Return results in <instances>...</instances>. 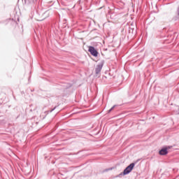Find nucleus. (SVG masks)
Segmentation results:
<instances>
[{"label": "nucleus", "instance_id": "nucleus-1", "mask_svg": "<svg viewBox=\"0 0 179 179\" xmlns=\"http://www.w3.org/2000/svg\"><path fill=\"white\" fill-rule=\"evenodd\" d=\"M50 17V13H48V11H45V13H42L38 14L36 16V20H38V22H43V20H45V19H47V17Z\"/></svg>", "mask_w": 179, "mask_h": 179}, {"label": "nucleus", "instance_id": "nucleus-2", "mask_svg": "<svg viewBox=\"0 0 179 179\" xmlns=\"http://www.w3.org/2000/svg\"><path fill=\"white\" fill-rule=\"evenodd\" d=\"M135 167V164L131 163L130 165H129L123 171L122 173H120V176H127V174H129L132 170H134V168Z\"/></svg>", "mask_w": 179, "mask_h": 179}, {"label": "nucleus", "instance_id": "nucleus-3", "mask_svg": "<svg viewBox=\"0 0 179 179\" xmlns=\"http://www.w3.org/2000/svg\"><path fill=\"white\" fill-rule=\"evenodd\" d=\"M88 51L92 54L94 57H97L99 55V52L94 48L93 46H89L88 47Z\"/></svg>", "mask_w": 179, "mask_h": 179}, {"label": "nucleus", "instance_id": "nucleus-4", "mask_svg": "<svg viewBox=\"0 0 179 179\" xmlns=\"http://www.w3.org/2000/svg\"><path fill=\"white\" fill-rule=\"evenodd\" d=\"M103 68V64H99L96 66V69H95V72L97 74L100 73V72H101V69Z\"/></svg>", "mask_w": 179, "mask_h": 179}, {"label": "nucleus", "instance_id": "nucleus-5", "mask_svg": "<svg viewBox=\"0 0 179 179\" xmlns=\"http://www.w3.org/2000/svg\"><path fill=\"white\" fill-rule=\"evenodd\" d=\"M167 153H169V152H167L166 148L162 149L159 151V155H161L162 156H164L165 155H167Z\"/></svg>", "mask_w": 179, "mask_h": 179}, {"label": "nucleus", "instance_id": "nucleus-6", "mask_svg": "<svg viewBox=\"0 0 179 179\" xmlns=\"http://www.w3.org/2000/svg\"><path fill=\"white\" fill-rule=\"evenodd\" d=\"M114 108V106L113 108H111V109L109 111H111V110H113Z\"/></svg>", "mask_w": 179, "mask_h": 179}]
</instances>
